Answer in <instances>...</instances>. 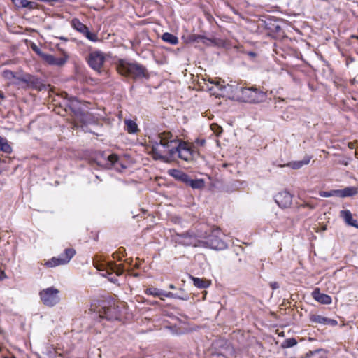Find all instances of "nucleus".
I'll return each instance as SVG.
<instances>
[{
  "mask_svg": "<svg viewBox=\"0 0 358 358\" xmlns=\"http://www.w3.org/2000/svg\"><path fill=\"white\" fill-rule=\"evenodd\" d=\"M296 343L297 342L296 339H294V338H290L285 339L284 342L281 344V347L282 348H291L296 345Z\"/></svg>",
  "mask_w": 358,
  "mask_h": 358,
  "instance_id": "nucleus-27",
  "label": "nucleus"
},
{
  "mask_svg": "<svg viewBox=\"0 0 358 358\" xmlns=\"http://www.w3.org/2000/svg\"><path fill=\"white\" fill-rule=\"evenodd\" d=\"M319 194L322 197L337 196V190L334 189L329 192L320 191Z\"/></svg>",
  "mask_w": 358,
  "mask_h": 358,
  "instance_id": "nucleus-30",
  "label": "nucleus"
},
{
  "mask_svg": "<svg viewBox=\"0 0 358 358\" xmlns=\"http://www.w3.org/2000/svg\"><path fill=\"white\" fill-rule=\"evenodd\" d=\"M3 275V272L0 269V278Z\"/></svg>",
  "mask_w": 358,
  "mask_h": 358,
  "instance_id": "nucleus-39",
  "label": "nucleus"
},
{
  "mask_svg": "<svg viewBox=\"0 0 358 358\" xmlns=\"http://www.w3.org/2000/svg\"><path fill=\"white\" fill-rule=\"evenodd\" d=\"M341 217L344 220L348 225L358 228V223L356 220L353 219L351 212L348 210H341L340 213Z\"/></svg>",
  "mask_w": 358,
  "mask_h": 358,
  "instance_id": "nucleus-14",
  "label": "nucleus"
},
{
  "mask_svg": "<svg viewBox=\"0 0 358 358\" xmlns=\"http://www.w3.org/2000/svg\"><path fill=\"white\" fill-rule=\"evenodd\" d=\"M39 297L43 305L53 307L60 301V290L55 287H49L39 292Z\"/></svg>",
  "mask_w": 358,
  "mask_h": 358,
  "instance_id": "nucleus-5",
  "label": "nucleus"
},
{
  "mask_svg": "<svg viewBox=\"0 0 358 358\" xmlns=\"http://www.w3.org/2000/svg\"><path fill=\"white\" fill-rule=\"evenodd\" d=\"M303 207H307V208H309L310 209H314L315 208V205H313V204H310L309 203H305L303 205Z\"/></svg>",
  "mask_w": 358,
  "mask_h": 358,
  "instance_id": "nucleus-35",
  "label": "nucleus"
},
{
  "mask_svg": "<svg viewBox=\"0 0 358 358\" xmlns=\"http://www.w3.org/2000/svg\"><path fill=\"white\" fill-rule=\"evenodd\" d=\"M304 358H324L323 356V353L321 350H317L313 352H310L307 354Z\"/></svg>",
  "mask_w": 358,
  "mask_h": 358,
  "instance_id": "nucleus-31",
  "label": "nucleus"
},
{
  "mask_svg": "<svg viewBox=\"0 0 358 358\" xmlns=\"http://www.w3.org/2000/svg\"><path fill=\"white\" fill-rule=\"evenodd\" d=\"M222 234L220 229H214L208 236L196 237L187 235L183 238L182 243L186 245L210 248L213 250H224L227 248V243L222 239Z\"/></svg>",
  "mask_w": 358,
  "mask_h": 358,
  "instance_id": "nucleus-2",
  "label": "nucleus"
},
{
  "mask_svg": "<svg viewBox=\"0 0 358 358\" xmlns=\"http://www.w3.org/2000/svg\"><path fill=\"white\" fill-rule=\"evenodd\" d=\"M116 255L117 256V254L113 253V257L114 258L115 257Z\"/></svg>",
  "mask_w": 358,
  "mask_h": 358,
  "instance_id": "nucleus-41",
  "label": "nucleus"
},
{
  "mask_svg": "<svg viewBox=\"0 0 358 358\" xmlns=\"http://www.w3.org/2000/svg\"><path fill=\"white\" fill-rule=\"evenodd\" d=\"M158 297L161 299V300H164V297H167V298H177V299H180V297L176 296L175 294L172 293V292H166L163 290L161 289V294L159 296H158ZM181 299H184L183 298H181Z\"/></svg>",
  "mask_w": 358,
  "mask_h": 358,
  "instance_id": "nucleus-28",
  "label": "nucleus"
},
{
  "mask_svg": "<svg viewBox=\"0 0 358 358\" xmlns=\"http://www.w3.org/2000/svg\"><path fill=\"white\" fill-rule=\"evenodd\" d=\"M145 294L157 296L161 294V289L155 287H150L145 289Z\"/></svg>",
  "mask_w": 358,
  "mask_h": 358,
  "instance_id": "nucleus-29",
  "label": "nucleus"
},
{
  "mask_svg": "<svg viewBox=\"0 0 358 358\" xmlns=\"http://www.w3.org/2000/svg\"><path fill=\"white\" fill-rule=\"evenodd\" d=\"M206 143V141L204 139L198 140L197 143L200 145H203Z\"/></svg>",
  "mask_w": 358,
  "mask_h": 358,
  "instance_id": "nucleus-36",
  "label": "nucleus"
},
{
  "mask_svg": "<svg viewBox=\"0 0 358 358\" xmlns=\"http://www.w3.org/2000/svg\"><path fill=\"white\" fill-rule=\"evenodd\" d=\"M40 57L48 64L62 66L69 59V55L64 50H60L58 53L55 55L44 53L41 51H37Z\"/></svg>",
  "mask_w": 358,
  "mask_h": 358,
  "instance_id": "nucleus-6",
  "label": "nucleus"
},
{
  "mask_svg": "<svg viewBox=\"0 0 358 358\" xmlns=\"http://www.w3.org/2000/svg\"><path fill=\"white\" fill-rule=\"evenodd\" d=\"M159 142H155L152 147V152L155 159H165L167 157H178L189 161L192 159V151L190 147L184 142H180L177 136L170 132H162L159 134Z\"/></svg>",
  "mask_w": 358,
  "mask_h": 358,
  "instance_id": "nucleus-1",
  "label": "nucleus"
},
{
  "mask_svg": "<svg viewBox=\"0 0 358 358\" xmlns=\"http://www.w3.org/2000/svg\"><path fill=\"white\" fill-rule=\"evenodd\" d=\"M310 320L312 322L321 324L324 325L336 326L337 321L320 315H310Z\"/></svg>",
  "mask_w": 358,
  "mask_h": 358,
  "instance_id": "nucleus-11",
  "label": "nucleus"
},
{
  "mask_svg": "<svg viewBox=\"0 0 358 358\" xmlns=\"http://www.w3.org/2000/svg\"><path fill=\"white\" fill-rule=\"evenodd\" d=\"M108 164L107 166L108 167H113L118 171H120L122 169H125V166L122 165V164L119 161V157L115 154L110 155L108 158Z\"/></svg>",
  "mask_w": 358,
  "mask_h": 358,
  "instance_id": "nucleus-13",
  "label": "nucleus"
},
{
  "mask_svg": "<svg viewBox=\"0 0 358 358\" xmlns=\"http://www.w3.org/2000/svg\"><path fill=\"white\" fill-rule=\"evenodd\" d=\"M106 57L100 51H94L90 54L88 57L89 65L95 71L101 72V68L105 62Z\"/></svg>",
  "mask_w": 358,
  "mask_h": 358,
  "instance_id": "nucleus-8",
  "label": "nucleus"
},
{
  "mask_svg": "<svg viewBox=\"0 0 358 358\" xmlns=\"http://www.w3.org/2000/svg\"><path fill=\"white\" fill-rule=\"evenodd\" d=\"M357 38H358V36H357Z\"/></svg>",
  "mask_w": 358,
  "mask_h": 358,
  "instance_id": "nucleus-44",
  "label": "nucleus"
},
{
  "mask_svg": "<svg viewBox=\"0 0 358 358\" xmlns=\"http://www.w3.org/2000/svg\"><path fill=\"white\" fill-rule=\"evenodd\" d=\"M110 270L116 273L117 275H120L123 273V268L121 264L117 265L111 263L109 265Z\"/></svg>",
  "mask_w": 358,
  "mask_h": 358,
  "instance_id": "nucleus-26",
  "label": "nucleus"
},
{
  "mask_svg": "<svg viewBox=\"0 0 358 358\" xmlns=\"http://www.w3.org/2000/svg\"><path fill=\"white\" fill-rule=\"evenodd\" d=\"M127 131L130 134L136 133L138 131L136 123L131 120H127L124 122Z\"/></svg>",
  "mask_w": 358,
  "mask_h": 358,
  "instance_id": "nucleus-23",
  "label": "nucleus"
},
{
  "mask_svg": "<svg viewBox=\"0 0 358 358\" xmlns=\"http://www.w3.org/2000/svg\"><path fill=\"white\" fill-rule=\"evenodd\" d=\"M193 189H201L204 187V181L202 179L192 180L188 178L186 183Z\"/></svg>",
  "mask_w": 358,
  "mask_h": 358,
  "instance_id": "nucleus-19",
  "label": "nucleus"
},
{
  "mask_svg": "<svg viewBox=\"0 0 358 358\" xmlns=\"http://www.w3.org/2000/svg\"><path fill=\"white\" fill-rule=\"evenodd\" d=\"M12 2L17 7L21 8H33V3L27 0H11Z\"/></svg>",
  "mask_w": 358,
  "mask_h": 358,
  "instance_id": "nucleus-24",
  "label": "nucleus"
},
{
  "mask_svg": "<svg viewBox=\"0 0 358 358\" xmlns=\"http://www.w3.org/2000/svg\"><path fill=\"white\" fill-rule=\"evenodd\" d=\"M312 296L315 301L322 304L329 305L332 302L331 296L326 294L321 293L318 288L313 292Z\"/></svg>",
  "mask_w": 358,
  "mask_h": 358,
  "instance_id": "nucleus-12",
  "label": "nucleus"
},
{
  "mask_svg": "<svg viewBox=\"0 0 358 358\" xmlns=\"http://www.w3.org/2000/svg\"><path fill=\"white\" fill-rule=\"evenodd\" d=\"M266 93L256 87H239L236 89V97L241 101L259 103L266 99Z\"/></svg>",
  "mask_w": 358,
  "mask_h": 358,
  "instance_id": "nucleus-3",
  "label": "nucleus"
},
{
  "mask_svg": "<svg viewBox=\"0 0 358 358\" xmlns=\"http://www.w3.org/2000/svg\"><path fill=\"white\" fill-rule=\"evenodd\" d=\"M310 161V157L306 156L304 157V159L303 160L292 162L288 164L287 166L294 169H298L301 168L304 165L308 164Z\"/></svg>",
  "mask_w": 358,
  "mask_h": 358,
  "instance_id": "nucleus-17",
  "label": "nucleus"
},
{
  "mask_svg": "<svg viewBox=\"0 0 358 358\" xmlns=\"http://www.w3.org/2000/svg\"><path fill=\"white\" fill-rule=\"evenodd\" d=\"M98 314L99 318H106L108 321L119 319V311L115 306H103L98 310Z\"/></svg>",
  "mask_w": 358,
  "mask_h": 358,
  "instance_id": "nucleus-9",
  "label": "nucleus"
},
{
  "mask_svg": "<svg viewBox=\"0 0 358 358\" xmlns=\"http://www.w3.org/2000/svg\"><path fill=\"white\" fill-rule=\"evenodd\" d=\"M117 70L120 74L126 76L136 78L145 76V69L143 66L137 64L129 63L124 60L119 62Z\"/></svg>",
  "mask_w": 358,
  "mask_h": 358,
  "instance_id": "nucleus-4",
  "label": "nucleus"
},
{
  "mask_svg": "<svg viewBox=\"0 0 358 358\" xmlns=\"http://www.w3.org/2000/svg\"><path fill=\"white\" fill-rule=\"evenodd\" d=\"M2 76L5 79L8 80H11L15 77V73L10 70L3 71L2 73Z\"/></svg>",
  "mask_w": 358,
  "mask_h": 358,
  "instance_id": "nucleus-32",
  "label": "nucleus"
},
{
  "mask_svg": "<svg viewBox=\"0 0 358 358\" xmlns=\"http://www.w3.org/2000/svg\"><path fill=\"white\" fill-rule=\"evenodd\" d=\"M75 253L76 252L73 248H67L64 250V252L60 255L58 257H52L50 259L45 261L43 265L48 268H53L66 264L70 262Z\"/></svg>",
  "mask_w": 358,
  "mask_h": 358,
  "instance_id": "nucleus-7",
  "label": "nucleus"
},
{
  "mask_svg": "<svg viewBox=\"0 0 358 358\" xmlns=\"http://www.w3.org/2000/svg\"><path fill=\"white\" fill-rule=\"evenodd\" d=\"M2 334L1 331L0 330V334Z\"/></svg>",
  "mask_w": 358,
  "mask_h": 358,
  "instance_id": "nucleus-43",
  "label": "nucleus"
},
{
  "mask_svg": "<svg viewBox=\"0 0 358 358\" xmlns=\"http://www.w3.org/2000/svg\"><path fill=\"white\" fill-rule=\"evenodd\" d=\"M275 201L277 204L282 208H288L292 203V196L287 191L278 192L275 196Z\"/></svg>",
  "mask_w": 358,
  "mask_h": 358,
  "instance_id": "nucleus-10",
  "label": "nucleus"
},
{
  "mask_svg": "<svg viewBox=\"0 0 358 358\" xmlns=\"http://www.w3.org/2000/svg\"><path fill=\"white\" fill-rule=\"evenodd\" d=\"M4 98V96H3V94L1 91H0V99H3Z\"/></svg>",
  "mask_w": 358,
  "mask_h": 358,
  "instance_id": "nucleus-37",
  "label": "nucleus"
},
{
  "mask_svg": "<svg viewBox=\"0 0 358 358\" xmlns=\"http://www.w3.org/2000/svg\"><path fill=\"white\" fill-rule=\"evenodd\" d=\"M283 336L282 333H278V336Z\"/></svg>",
  "mask_w": 358,
  "mask_h": 358,
  "instance_id": "nucleus-40",
  "label": "nucleus"
},
{
  "mask_svg": "<svg viewBox=\"0 0 358 358\" xmlns=\"http://www.w3.org/2000/svg\"><path fill=\"white\" fill-rule=\"evenodd\" d=\"M344 164H345V166H346V165H348V162H344Z\"/></svg>",
  "mask_w": 358,
  "mask_h": 358,
  "instance_id": "nucleus-42",
  "label": "nucleus"
},
{
  "mask_svg": "<svg viewBox=\"0 0 358 358\" xmlns=\"http://www.w3.org/2000/svg\"><path fill=\"white\" fill-rule=\"evenodd\" d=\"M162 38L164 41L171 45H176L178 43V37L171 33H164L162 35Z\"/></svg>",
  "mask_w": 358,
  "mask_h": 358,
  "instance_id": "nucleus-20",
  "label": "nucleus"
},
{
  "mask_svg": "<svg viewBox=\"0 0 358 358\" xmlns=\"http://www.w3.org/2000/svg\"><path fill=\"white\" fill-rule=\"evenodd\" d=\"M169 288L173 289L176 287H175V286L171 284V285H169Z\"/></svg>",
  "mask_w": 358,
  "mask_h": 358,
  "instance_id": "nucleus-38",
  "label": "nucleus"
},
{
  "mask_svg": "<svg viewBox=\"0 0 358 358\" xmlns=\"http://www.w3.org/2000/svg\"><path fill=\"white\" fill-rule=\"evenodd\" d=\"M1 151L6 153H10L12 148L8 144L7 139L0 136V152Z\"/></svg>",
  "mask_w": 358,
  "mask_h": 358,
  "instance_id": "nucleus-22",
  "label": "nucleus"
},
{
  "mask_svg": "<svg viewBox=\"0 0 358 358\" xmlns=\"http://www.w3.org/2000/svg\"><path fill=\"white\" fill-rule=\"evenodd\" d=\"M71 25L75 29L82 34L87 31V27L78 19L72 20Z\"/></svg>",
  "mask_w": 358,
  "mask_h": 358,
  "instance_id": "nucleus-21",
  "label": "nucleus"
},
{
  "mask_svg": "<svg viewBox=\"0 0 358 358\" xmlns=\"http://www.w3.org/2000/svg\"><path fill=\"white\" fill-rule=\"evenodd\" d=\"M83 34L91 41L94 42L98 40V37H97L96 34L89 31L88 28L87 29V31L84 32Z\"/></svg>",
  "mask_w": 358,
  "mask_h": 358,
  "instance_id": "nucleus-33",
  "label": "nucleus"
},
{
  "mask_svg": "<svg viewBox=\"0 0 358 358\" xmlns=\"http://www.w3.org/2000/svg\"><path fill=\"white\" fill-rule=\"evenodd\" d=\"M337 196L338 197H348L356 195L358 193V189L355 187H348L343 189H336Z\"/></svg>",
  "mask_w": 358,
  "mask_h": 358,
  "instance_id": "nucleus-15",
  "label": "nucleus"
},
{
  "mask_svg": "<svg viewBox=\"0 0 358 358\" xmlns=\"http://www.w3.org/2000/svg\"><path fill=\"white\" fill-rule=\"evenodd\" d=\"M169 174L176 178L178 180L182 181L186 183L189 176L184 172L178 169H170L168 171Z\"/></svg>",
  "mask_w": 358,
  "mask_h": 358,
  "instance_id": "nucleus-16",
  "label": "nucleus"
},
{
  "mask_svg": "<svg viewBox=\"0 0 358 358\" xmlns=\"http://www.w3.org/2000/svg\"><path fill=\"white\" fill-rule=\"evenodd\" d=\"M212 83H214L215 87L221 92L220 94V95H224V91H226L227 89H231V86L230 85H224L223 83L224 81L221 80H217V81H211Z\"/></svg>",
  "mask_w": 358,
  "mask_h": 358,
  "instance_id": "nucleus-25",
  "label": "nucleus"
},
{
  "mask_svg": "<svg viewBox=\"0 0 358 358\" xmlns=\"http://www.w3.org/2000/svg\"><path fill=\"white\" fill-rule=\"evenodd\" d=\"M210 128L216 135H220L222 132V127L216 124H211Z\"/></svg>",
  "mask_w": 358,
  "mask_h": 358,
  "instance_id": "nucleus-34",
  "label": "nucleus"
},
{
  "mask_svg": "<svg viewBox=\"0 0 358 358\" xmlns=\"http://www.w3.org/2000/svg\"><path fill=\"white\" fill-rule=\"evenodd\" d=\"M192 280L193 281L194 285L200 289L207 288L210 285V281L202 278L192 277Z\"/></svg>",
  "mask_w": 358,
  "mask_h": 358,
  "instance_id": "nucleus-18",
  "label": "nucleus"
}]
</instances>
